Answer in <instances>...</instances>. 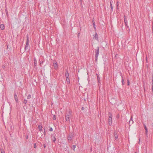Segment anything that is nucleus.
<instances>
[{"label":"nucleus","mask_w":153,"mask_h":153,"mask_svg":"<svg viewBox=\"0 0 153 153\" xmlns=\"http://www.w3.org/2000/svg\"><path fill=\"white\" fill-rule=\"evenodd\" d=\"M65 119L67 121L70 122V119L73 117L72 112L71 111H67L65 114Z\"/></svg>","instance_id":"f257e3e1"},{"label":"nucleus","mask_w":153,"mask_h":153,"mask_svg":"<svg viewBox=\"0 0 153 153\" xmlns=\"http://www.w3.org/2000/svg\"><path fill=\"white\" fill-rule=\"evenodd\" d=\"M99 52V47H98L97 49H95V61H97L98 57V56Z\"/></svg>","instance_id":"f03ea898"},{"label":"nucleus","mask_w":153,"mask_h":153,"mask_svg":"<svg viewBox=\"0 0 153 153\" xmlns=\"http://www.w3.org/2000/svg\"><path fill=\"white\" fill-rule=\"evenodd\" d=\"M112 116L111 114L110 115L108 119V124L109 125H111L112 123Z\"/></svg>","instance_id":"7ed1b4c3"},{"label":"nucleus","mask_w":153,"mask_h":153,"mask_svg":"<svg viewBox=\"0 0 153 153\" xmlns=\"http://www.w3.org/2000/svg\"><path fill=\"white\" fill-rule=\"evenodd\" d=\"M29 39L27 37V41L26 42V44L25 46V50H27L28 48V47L29 46Z\"/></svg>","instance_id":"20e7f679"},{"label":"nucleus","mask_w":153,"mask_h":153,"mask_svg":"<svg viewBox=\"0 0 153 153\" xmlns=\"http://www.w3.org/2000/svg\"><path fill=\"white\" fill-rule=\"evenodd\" d=\"M55 134H53L52 135L51 137V139L53 141V142L55 143L56 140V139L55 137Z\"/></svg>","instance_id":"39448f33"},{"label":"nucleus","mask_w":153,"mask_h":153,"mask_svg":"<svg viewBox=\"0 0 153 153\" xmlns=\"http://www.w3.org/2000/svg\"><path fill=\"white\" fill-rule=\"evenodd\" d=\"M124 21L125 24V25L127 27H128L127 25V18L125 16H124Z\"/></svg>","instance_id":"423d86ee"},{"label":"nucleus","mask_w":153,"mask_h":153,"mask_svg":"<svg viewBox=\"0 0 153 153\" xmlns=\"http://www.w3.org/2000/svg\"><path fill=\"white\" fill-rule=\"evenodd\" d=\"M133 122H134L132 120V117L131 116L130 120L129 122V126L131 125L133 123Z\"/></svg>","instance_id":"0eeeda50"},{"label":"nucleus","mask_w":153,"mask_h":153,"mask_svg":"<svg viewBox=\"0 0 153 153\" xmlns=\"http://www.w3.org/2000/svg\"><path fill=\"white\" fill-rule=\"evenodd\" d=\"M53 65L54 66V67L55 69H56L58 68V65L57 63L56 62H53Z\"/></svg>","instance_id":"6e6552de"},{"label":"nucleus","mask_w":153,"mask_h":153,"mask_svg":"<svg viewBox=\"0 0 153 153\" xmlns=\"http://www.w3.org/2000/svg\"><path fill=\"white\" fill-rule=\"evenodd\" d=\"M65 76L66 78H69V75L68 70H66L65 73Z\"/></svg>","instance_id":"1a4fd4ad"},{"label":"nucleus","mask_w":153,"mask_h":153,"mask_svg":"<svg viewBox=\"0 0 153 153\" xmlns=\"http://www.w3.org/2000/svg\"><path fill=\"white\" fill-rule=\"evenodd\" d=\"M14 97L16 101L17 102H18V100L17 97V96L16 94H15L14 95Z\"/></svg>","instance_id":"9d476101"},{"label":"nucleus","mask_w":153,"mask_h":153,"mask_svg":"<svg viewBox=\"0 0 153 153\" xmlns=\"http://www.w3.org/2000/svg\"><path fill=\"white\" fill-rule=\"evenodd\" d=\"M34 65L35 67L37 65V61H36V59L35 58H34Z\"/></svg>","instance_id":"9b49d317"},{"label":"nucleus","mask_w":153,"mask_h":153,"mask_svg":"<svg viewBox=\"0 0 153 153\" xmlns=\"http://www.w3.org/2000/svg\"><path fill=\"white\" fill-rule=\"evenodd\" d=\"M38 128L39 131H41L42 130V127L41 125H39L38 126Z\"/></svg>","instance_id":"f8f14e48"},{"label":"nucleus","mask_w":153,"mask_h":153,"mask_svg":"<svg viewBox=\"0 0 153 153\" xmlns=\"http://www.w3.org/2000/svg\"><path fill=\"white\" fill-rule=\"evenodd\" d=\"M0 28L2 30H3L4 29V25L3 24H1L0 25Z\"/></svg>","instance_id":"ddd939ff"},{"label":"nucleus","mask_w":153,"mask_h":153,"mask_svg":"<svg viewBox=\"0 0 153 153\" xmlns=\"http://www.w3.org/2000/svg\"><path fill=\"white\" fill-rule=\"evenodd\" d=\"M114 137L115 139L116 140H117L118 139V135L116 134H115V133H114Z\"/></svg>","instance_id":"4468645a"},{"label":"nucleus","mask_w":153,"mask_h":153,"mask_svg":"<svg viewBox=\"0 0 153 153\" xmlns=\"http://www.w3.org/2000/svg\"><path fill=\"white\" fill-rule=\"evenodd\" d=\"M94 38L98 40V35L97 33L95 34Z\"/></svg>","instance_id":"2eb2a0df"},{"label":"nucleus","mask_w":153,"mask_h":153,"mask_svg":"<svg viewBox=\"0 0 153 153\" xmlns=\"http://www.w3.org/2000/svg\"><path fill=\"white\" fill-rule=\"evenodd\" d=\"M66 81L67 84H68L70 83V79L69 78H66Z\"/></svg>","instance_id":"dca6fc26"},{"label":"nucleus","mask_w":153,"mask_h":153,"mask_svg":"<svg viewBox=\"0 0 153 153\" xmlns=\"http://www.w3.org/2000/svg\"><path fill=\"white\" fill-rule=\"evenodd\" d=\"M122 77V85H124L125 84V82L124 80L123 79V77L122 76H121Z\"/></svg>","instance_id":"f3484780"},{"label":"nucleus","mask_w":153,"mask_h":153,"mask_svg":"<svg viewBox=\"0 0 153 153\" xmlns=\"http://www.w3.org/2000/svg\"><path fill=\"white\" fill-rule=\"evenodd\" d=\"M68 141H71L72 140V138L71 136H68Z\"/></svg>","instance_id":"a211bd4d"},{"label":"nucleus","mask_w":153,"mask_h":153,"mask_svg":"<svg viewBox=\"0 0 153 153\" xmlns=\"http://www.w3.org/2000/svg\"><path fill=\"white\" fill-rule=\"evenodd\" d=\"M92 23L94 28V29H96L95 25V22L94 21V20H92Z\"/></svg>","instance_id":"6ab92c4d"},{"label":"nucleus","mask_w":153,"mask_h":153,"mask_svg":"<svg viewBox=\"0 0 153 153\" xmlns=\"http://www.w3.org/2000/svg\"><path fill=\"white\" fill-rule=\"evenodd\" d=\"M76 147V145H74L72 146V149H73L74 150V149Z\"/></svg>","instance_id":"aec40b11"},{"label":"nucleus","mask_w":153,"mask_h":153,"mask_svg":"<svg viewBox=\"0 0 153 153\" xmlns=\"http://www.w3.org/2000/svg\"><path fill=\"white\" fill-rule=\"evenodd\" d=\"M31 97V95L30 94H29L27 96V99H30Z\"/></svg>","instance_id":"412c9836"},{"label":"nucleus","mask_w":153,"mask_h":153,"mask_svg":"<svg viewBox=\"0 0 153 153\" xmlns=\"http://www.w3.org/2000/svg\"><path fill=\"white\" fill-rule=\"evenodd\" d=\"M110 7H111V9L113 10V8L112 5V4H111V1H110Z\"/></svg>","instance_id":"4be33fe9"},{"label":"nucleus","mask_w":153,"mask_h":153,"mask_svg":"<svg viewBox=\"0 0 153 153\" xmlns=\"http://www.w3.org/2000/svg\"><path fill=\"white\" fill-rule=\"evenodd\" d=\"M27 102V100H25L23 101V103L25 104H26Z\"/></svg>","instance_id":"5701e85b"},{"label":"nucleus","mask_w":153,"mask_h":153,"mask_svg":"<svg viewBox=\"0 0 153 153\" xmlns=\"http://www.w3.org/2000/svg\"><path fill=\"white\" fill-rule=\"evenodd\" d=\"M152 91L153 92V82H152Z\"/></svg>","instance_id":"b1692460"},{"label":"nucleus","mask_w":153,"mask_h":153,"mask_svg":"<svg viewBox=\"0 0 153 153\" xmlns=\"http://www.w3.org/2000/svg\"><path fill=\"white\" fill-rule=\"evenodd\" d=\"M144 127L145 130L147 129L146 125H145L144 124Z\"/></svg>","instance_id":"393cba45"},{"label":"nucleus","mask_w":153,"mask_h":153,"mask_svg":"<svg viewBox=\"0 0 153 153\" xmlns=\"http://www.w3.org/2000/svg\"><path fill=\"white\" fill-rule=\"evenodd\" d=\"M34 147L35 148H36V143H34Z\"/></svg>","instance_id":"a878e982"},{"label":"nucleus","mask_w":153,"mask_h":153,"mask_svg":"<svg viewBox=\"0 0 153 153\" xmlns=\"http://www.w3.org/2000/svg\"><path fill=\"white\" fill-rule=\"evenodd\" d=\"M53 128L51 127L50 128V129H49V131H53Z\"/></svg>","instance_id":"bb28decb"},{"label":"nucleus","mask_w":153,"mask_h":153,"mask_svg":"<svg viewBox=\"0 0 153 153\" xmlns=\"http://www.w3.org/2000/svg\"><path fill=\"white\" fill-rule=\"evenodd\" d=\"M97 78H98V82H100V78H99V77H98V76H97Z\"/></svg>","instance_id":"cd10ccee"},{"label":"nucleus","mask_w":153,"mask_h":153,"mask_svg":"<svg viewBox=\"0 0 153 153\" xmlns=\"http://www.w3.org/2000/svg\"><path fill=\"white\" fill-rule=\"evenodd\" d=\"M53 119L54 120H56V117H55V115H54Z\"/></svg>","instance_id":"c85d7f7f"},{"label":"nucleus","mask_w":153,"mask_h":153,"mask_svg":"<svg viewBox=\"0 0 153 153\" xmlns=\"http://www.w3.org/2000/svg\"><path fill=\"white\" fill-rule=\"evenodd\" d=\"M152 82H153V73L152 74Z\"/></svg>","instance_id":"c756f323"},{"label":"nucleus","mask_w":153,"mask_h":153,"mask_svg":"<svg viewBox=\"0 0 153 153\" xmlns=\"http://www.w3.org/2000/svg\"><path fill=\"white\" fill-rule=\"evenodd\" d=\"M127 82H128V85H129V80L128 79V80H127Z\"/></svg>","instance_id":"7c9ffc66"},{"label":"nucleus","mask_w":153,"mask_h":153,"mask_svg":"<svg viewBox=\"0 0 153 153\" xmlns=\"http://www.w3.org/2000/svg\"><path fill=\"white\" fill-rule=\"evenodd\" d=\"M145 130V132H146V133L147 134V132H148V130H147V129H146V130Z\"/></svg>","instance_id":"2f4dec72"},{"label":"nucleus","mask_w":153,"mask_h":153,"mask_svg":"<svg viewBox=\"0 0 153 153\" xmlns=\"http://www.w3.org/2000/svg\"><path fill=\"white\" fill-rule=\"evenodd\" d=\"M43 146L44 148H45L46 147V145L45 144H44L43 145Z\"/></svg>","instance_id":"473e14b6"},{"label":"nucleus","mask_w":153,"mask_h":153,"mask_svg":"<svg viewBox=\"0 0 153 153\" xmlns=\"http://www.w3.org/2000/svg\"><path fill=\"white\" fill-rule=\"evenodd\" d=\"M79 33L77 35V36H78V37H79Z\"/></svg>","instance_id":"72a5a7b5"},{"label":"nucleus","mask_w":153,"mask_h":153,"mask_svg":"<svg viewBox=\"0 0 153 153\" xmlns=\"http://www.w3.org/2000/svg\"><path fill=\"white\" fill-rule=\"evenodd\" d=\"M1 153H5L4 152V151H1Z\"/></svg>","instance_id":"f704fd0d"},{"label":"nucleus","mask_w":153,"mask_h":153,"mask_svg":"<svg viewBox=\"0 0 153 153\" xmlns=\"http://www.w3.org/2000/svg\"><path fill=\"white\" fill-rule=\"evenodd\" d=\"M44 132H45V130L44 131Z\"/></svg>","instance_id":"c9c22d12"},{"label":"nucleus","mask_w":153,"mask_h":153,"mask_svg":"<svg viewBox=\"0 0 153 153\" xmlns=\"http://www.w3.org/2000/svg\"><path fill=\"white\" fill-rule=\"evenodd\" d=\"M147 57H146V61H147Z\"/></svg>","instance_id":"e433bc0d"},{"label":"nucleus","mask_w":153,"mask_h":153,"mask_svg":"<svg viewBox=\"0 0 153 153\" xmlns=\"http://www.w3.org/2000/svg\"><path fill=\"white\" fill-rule=\"evenodd\" d=\"M43 63V62L42 61V62H41H41L40 63V64H41V63Z\"/></svg>","instance_id":"4c0bfd02"},{"label":"nucleus","mask_w":153,"mask_h":153,"mask_svg":"<svg viewBox=\"0 0 153 153\" xmlns=\"http://www.w3.org/2000/svg\"><path fill=\"white\" fill-rule=\"evenodd\" d=\"M152 34L153 35V29H152Z\"/></svg>","instance_id":"58836bf2"},{"label":"nucleus","mask_w":153,"mask_h":153,"mask_svg":"<svg viewBox=\"0 0 153 153\" xmlns=\"http://www.w3.org/2000/svg\"><path fill=\"white\" fill-rule=\"evenodd\" d=\"M83 107H82V110H83Z\"/></svg>","instance_id":"ea45409f"},{"label":"nucleus","mask_w":153,"mask_h":153,"mask_svg":"<svg viewBox=\"0 0 153 153\" xmlns=\"http://www.w3.org/2000/svg\"><path fill=\"white\" fill-rule=\"evenodd\" d=\"M152 29H153V25H152Z\"/></svg>","instance_id":"a19ab883"}]
</instances>
